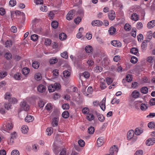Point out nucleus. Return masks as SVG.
Wrapping results in <instances>:
<instances>
[{
    "label": "nucleus",
    "instance_id": "obj_5",
    "mask_svg": "<svg viewBox=\"0 0 155 155\" xmlns=\"http://www.w3.org/2000/svg\"><path fill=\"white\" fill-rule=\"evenodd\" d=\"M75 11L74 10L70 11L67 14L66 18L68 20H70L73 18L74 16V13Z\"/></svg>",
    "mask_w": 155,
    "mask_h": 155
},
{
    "label": "nucleus",
    "instance_id": "obj_29",
    "mask_svg": "<svg viewBox=\"0 0 155 155\" xmlns=\"http://www.w3.org/2000/svg\"><path fill=\"white\" fill-rule=\"evenodd\" d=\"M148 108V106L145 104L142 103L140 105V108L141 110L145 111Z\"/></svg>",
    "mask_w": 155,
    "mask_h": 155
},
{
    "label": "nucleus",
    "instance_id": "obj_42",
    "mask_svg": "<svg viewBox=\"0 0 155 155\" xmlns=\"http://www.w3.org/2000/svg\"><path fill=\"white\" fill-rule=\"evenodd\" d=\"M38 38V36L37 35L34 34L33 35H32L31 36V40L34 41H36L37 40V39Z\"/></svg>",
    "mask_w": 155,
    "mask_h": 155
},
{
    "label": "nucleus",
    "instance_id": "obj_18",
    "mask_svg": "<svg viewBox=\"0 0 155 155\" xmlns=\"http://www.w3.org/2000/svg\"><path fill=\"white\" fill-rule=\"evenodd\" d=\"M139 95V92L137 90L134 91L132 94V96L133 97L135 98H138Z\"/></svg>",
    "mask_w": 155,
    "mask_h": 155
},
{
    "label": "nucleus",
    "instance_id": "obj_54",
    "mask_svg": "<svg viewBox=\"0 0 155 155\" xmlns=\"http://www.w3.org/2000/svg\"><path fill=\"white\" fill-rule=\"evenodd\" d=\"M83 75L84 77L86 78H88L90 77V74L88 72L85 71L83 73Z\"/></svg>",
    "mask_w": 155,
    "mask_h": 155
},
{
    "label": "nucleus",
    "instance_id": "obj_19",
    "mask_svg": "<svg viewBox=\"0 0 155 155\" xmlns=\"http://www.w3.org/2000/svg\"><path fill=\"white\" fill-rule=\"evenodd\" d=\"M131 18L133 20L137 21L139 19V16L136 13H134L131 15Z\"/></svg>",
    "mask_w": 155,
    "mask_h": 155
},
{
    "label": "nucleus",
    "instance_id": "obj_14",
    "mask_svg": "<svg viewBox=\"0 0 155 155\" xmlns=\"http://www.w3.org/2000/svg\"><path fill=\"white\" fill-rule=\"evenodd\" d=\"M59 118L58 117H54L52 120V125L53 126H57L58 125Z\"/></svg>",
    "mask_w": 155,
    "mask_h": 155
},
{
    "label": "nucleus",
    "instance_id": "obj_7",
    "mask_svg": "<svg viewBox=\"0 0 155 155\" xmlns=\"http://www.w3.org/2000/svg\"><path fill=\"white\" fill-rule=\"evenodd\" d=\"M91 24L93 26H101L103 24V22L100 20H95L92 22Z\"/></svg>",
    "mask_w": 155,
    "mask_h": 155
},
{
    "label": "nucleus",
    "instance_id": "obj_53",
    "mask_svg": "<svg viewBox=\"0 0 155 155\" xmlns=\"http://www.w3.org/2000/svg\"><path fill=\"white\" fill-rule=\"evenodd\" d=\"M78 143L81 147H83L84 146L85 142L82 140H79L78 141Z\"/></svg>",
    "mask_w": 155,
    "mask_h": 155
},
{
    "label": "nucleus",
    "instance_id": "obj_50",
    "mask_svg": "<svg viewBox=\"0 0 155 155\" xmlns=\"http://www.w3.org/2000/svg\"><path fill=\"white\" fill-rule=\"evenodd\" d=\"M155 123L153 122H149L148 124V126L149 128L151 129L154 128V127Z\"/></svg>",
    "mask_w": 155,
    "mask_h": 155
},
{
    "label": "nucleus",
    "instance_id": "obj_31",
    "mask_svg": "<svg viewBox=\"0 0 155 155\" xmlns=\"http://www.w3.org/2000/svg\"><path fill=\"white\" fill-rule=\"evenodd\" d=\"M47 132L48 133V135L50 136L53 132V128L51 127H48L46 129Z\"/></svg>",
    "mask_w": 155,
    "mask_h": 155
},
{
    "label": "nucleus",
    "instance_id": "obj_4",
    "mask_svg": "<svg viewBox=\"0 0 155 155\" xmlns=\"http://www.w3.org/2000/svg\"><path fill=\"white\" fill-rule=\"evenodd\" d=\"M20 109L21 110L28 111L29 110V105L27 104L25 101H23L21 102L20 104Z\"/></svg>",
    "mask_w": 155,
    "mask_h": 155
},
{
    "label": "nucleus",
    "instance_id": "obj_24",
    "mask_svg": "<svg viewBox=\"0 0 155 155\" xmlns=\"http://www.w3.org/2000/svg\"><path fill=\"white\" fill-rule=\"evenodd\" d=\"M29 69L27 68H25L22 69V73L24 75L27 74L29 71Z\"/></svg>",
    "mask_w": 155,
    "mask_h": 155
},
{
    "label": "nucleus",
    "instance_id": "obj_8",
    "mask_svg": "<svg viewBox=\"0 0 155 155\" xmlns=\"http://www.w3.org/2000/svg\"><path fill=\"white\" fill-rule=\"evenodd\" d=\"M108 17L109 19L111 20H114L115 17V12H114L111 10L108 13Z\"/></svg>",
    "mask_w": 155,
    "mask_h": 155
},
{
    "label": "nucleus",
    "instance_id": "obj_6",
    "mask_svg": "<svg viewBox=\"0 0 155 155\" xmlns=\"http://www.w3.org/2000/svg\"><path fill=\"white\" fill-rule=\"evenodd\" d=\"M155 143V138H150L147 140L146 142V144L147 146L153 145Z\"/></svg>",
    "mask_w": 155,
    "mask_h": 155
},
{
    "label": "nucleus",
    "instance_id": "obj_30",
    "mask_svg": "<svg viewBox=\"0 0 155 155\" xmlns=\"http://www.w3.org/2000/svg\"><path fill=\"white\" fill-rule=\"evenodd\" d=\"M138 52V49L136 48H132L130 50V53L134 54H136Z\"/></svg>",
    "mask_w": 155,
    "mask_h": 155
},
{
    "label": "nucleus",
    "instance_id": "obj_36",
    "mask_svg": "<svg viewBox=\"0 0 155 155\" xmlns=\"http://www.w3.org/2000/svg\"><path fill=\"white\" fill-rule=\"evenodd\" d=\"M5 45L6 47H10L12 45V41L10 40H7L5 43Z\"/></svg>",
    "mask_w": 155,
    "mask_h": 155
},
{
    "label": "nucleus",
    "instance_id": "obj_22",
    "mask_svg": "<svg viewBox=\"0 0 155 155\" xmlns=\"http://www.w3.org/2000/svg\"><path fill=\"white\" fill-rule=\"evenodd\" d=\"M39 66V63L37 61H34L32 64V67L35 69H37Z\"/></svg>",
    "mask_w": 155,
    "mask_h": 155
},
{
    "label": "nucleus",
    "instance_id": "obj_25",
    "mask_svg": "<svg viewBox=\"0 0 155 155\" xmlns=\"http://www.w3.org/2000/svg\"><path fill=\"white\" fill-rule=\"evenodd\" d=\"M70 73L68 70H65L63 72L64 76L66 78H68L70 75Z\"/></svg>",
    "mask_w": 155,
    "mask_h": 155
},
{
    "label": "nucleus",
    "instance_id": "obj_2",
    "mask_svg": "<svg viewBox=\"0 0 155 155\" xmlns=\"http://www.w3.org/2000/svg\"><path fill=\"white\" fill-rule=\"evenodd\" d=\"M8 101L9 103H5L4 104V107L7 110H9V109L11 108L12 105L11 103L14 104L16 103L17 102V99L14 97H11L9 99Z\"/></svg>",
    "mask_w": 155,
    "mask_h": 155
},
{
    "label": "nucleus",
    "instance_id": "obj_44",
    "mask_svg": "<svg viewBox=\"0 0 155 155\" xmlns=\"http://www.w3.org/2000/svg\"><path fill=\"white\" fill-rule=\"evenodd\" d=\"M16 4V2L15 0H11L9 2V5L12 7L15 6Z\"/></svg>",
    "mask_w": 155,
    "mask_h": 155
},
{
    "label": "nucleus",
    "instance_id": "obj_62",
    "mask_svg": "<svg viewBox=\"0 0 155 155\" xmlns=\"http://www.w3.org/2000/svg\"><path fill=\"white\" fill-rule=\"evenodd\" d=\"M151 31H149L147 33V38L148 39H150L152 38V33Z\"/></svg>",
    "mask_w": 155,
    "mask_h": 155
},
{
    "label": "nucleus",
    "instance_id": "obj_49",
    "mask_svg": "<svg viewBox=\"0 0 155 155\" xmlns=\"http://www.w3.org/2000/svg\"><path fill=\"white\" fill-rule=\"evenodd\" d=\"M126 80L128 82H130L132 80L131 76L130 74L127 75L126 77Z\"/></svg>",
    "mask_w": 155,
    "mask_h": 155
},
{
    "label": "nucleus",
    "instance_id": "obj_17",
    "mask_svg": "<svg viewBox=\"0 0 155 155\" xmlns=\"http://www.w3.org/2000/svg\"><path fill=\"white\" fill-rule=\"evenodd\" d=\"M155 26V20L151 21L148 22L147 27L149 28H151Z\"/></svg>",
    "mask_w": 155,
    "mask_h": 155
},
{
    "label": "nucleus",
    "instance_id": "obj_33",
    "mask_svg": "<svg viewBox=\"0 0 155 155\" xmlns=\"http://www.w3.org/2000/svg\"><path fill=\"white\" fill-rule=\"evenodd\" d=\"M13 125L11 122H8L6 125V128L8 130H11L13 128Z\"/></svg>",
    "mask_w": 155,
    "mask_h": 155
},
{
    "label": "nucleus",
    "instance_id": "obj_57",
    "mask_svg": "<svg viewBox=\"0 0 155 155\" xmlns=\"http://www.w3.org/2000/svg\"><path fill=\"white\" fill-rule=\"evenodd\" d=\"M62 108L64 110L68 109L69 108V105L68 104H65L62 105Z\"/></svg>",
    "mask_w": 155,
    "mask_h": 155
},
{
    "label": "nucleus",
    "instance_id": "obj_28",
    "mask_svg": "<svg viewBox=\"0 0 155 155\" xmlns=\"http://www.w3.org/2000/svg\"><path fill=\"white\" fill-rule=\"evenodd\" d=\"M35 80L37 81L41 80L42 78L41 74L39 73L36 74L35 75Z\"/></svg>",
    "mask_w": 155,
    "mask_h": 155
},
{
    "label": "nucleus",
    "instance_id": "obj_38",
    "mask_svg": "<svg viewBox=\"0 0 155 155\" xmlns=\"http://www.w3.org/2000/svg\"><path fill=\"white\" fill-rule=\"evenodd\" d=\"M94 68L95 71L96 72H100L103 70V68L100 66H96Z\"/></svg>",
    "mask_w": 155,
    "mask_h": 155
},
{
    "label": "nucleus",
    "instance_id": "obj_60",
    "mask_svg": "<svg viewBox=\"0 0 155 155\" xmlns=\"http://www.w3.org/2000/svg\"><path fill=\"white\" fill-rule=\"evenodd\" d=\"M58 155H68L66 154V150L65 148L62 150L60 151V153L58 154Z\"/></svg>",
    "mask_w": 155,
    "mask_h": 155
},
{
    "label": "nucleus",
    "instance_id": "obj_59",
    "mask_svg": "<svg viewBox=\"0 0 155 155\" xmlns=\"http://www.w3.org/2000/svg\"><path fill=\"white\" fill-rule=\"evenodd\" d=\"M106 82L108 85L110 84L113 82L112 78H107L106 79Z\"/></svg>",
    "mask_w": 155,
    "mask_h": 155
},
{
    "label": "nucleus",
    "instance_id": "obj_46",
    "mask_svg": "<svg viewBox=\"0 0 155 155\" xmlns=\"http://www.w3.org/2000/svg\"><path fill=\"white\" fill-rule=\"evenodd\" d=\"M7 73L5 71H2L0 73V77L2 78H3L7 76Z\"/></svg>",
    "mask_w": 155,
    "mask_h": 155
},
{
    "label": "nucleus",
    "instance_id": "obj_52",
    "mask_svg": "<svg viewBox=\"0 0 155 155\" xmlns=\"http://www.w3.org/2000/svg\"><path fill=\"white\" fill-rule=\"evenodd\" d=\"M147 41L146 40H144L142 42L141 45V47L142 49H144L145 48L147 47Z\"/></svg>",
    "mask_w": 155,
    "mask_h": 155
},
{
    "label": "nucleus",
    "instance_id": "obj_13",
    "mask_svg": "<svg viewBox=\"0 0 155 155\" xmlns=\"http://www.w3.org/2000/svg\"><path fill=\"white\" fill-rule=\"evenodd\" d=\"M104 139L102 137L99 138L97 140V145L98 147L101 146L104 143Z\"/></svg>",
    "mask_w": 155,
    "mask_h": 155
},
{
    "label": "nucleus",
    "instance_id": "obj_43",
    "mask_svg": "<svg viewBox=\"0 0 155 155\" xmlns=\"http://www.w3.org/2000/svg\"><path fill=\"white\" fill-rule=\"evenodd\" d=\"M137 59L136 57L133 56L131 58L130 62L133 64H135L137 62Z\"/></svg>",
    "mask_w": 155,
    "mask_h": 155
},
{
    "label": "nucleus",
    "instance_id": "obj_11",
    "mask_svg": "<svg viewBox=\"0 0 155 155\" xmlns=\"http://www.w3.org/2000/svg\"><path fill=\"white\" fill-rule=\"evenodd\" d=\"M134 132L132 130H130L127 133V137L128 140H130L134 136Z\"/></svg>",
    "mask_w": 155,
    "mask_h": 155
},
{
    "label": "nucleus",
    "instance_id": "obj_37",
    "mask_svg": "<svg viewBox=\"0 0 155 155\" xmlns=\"http://www.w3.org/2000/svg\"><path fill=\"white\" fill-rule=\"evenodd\" d=\"M5 57L7 59H10L12 58V55L11 53L9 52H7L6 53L5 55Z\"/></svg>",
    "mask_w": 155,
    "mask_h": 155
},
{
    "label": "nucleus",
    "instance_id": "obj_64",
    "mask_svg": "<svg viewBox=\"0 0 155 155\" xmlns=\"http://www.w3.org/2000/svg\"><path fill=\"white\" fill-rule=\"evenodd\" d=\"M143 151L142 150H139L136 151L134 155H142Z\"/></svg>",
    "mask_w": 155,
    "mask_h": 155
},
{
    "label": "nucleus",
    "instance_id": "obj_20",
    "mask_svg": "<svg viewBox=\"0 0 155 155\" xmlns=\"http://www.w3.org/2000/svg\"><path fill=\"white\" fill-rule=\"evenodd\" d=\"M28 130V128L27 126H23L21 128V131L22 133L26 134Z\"/></svg>",
    "mask_w": 155,
    "mask_h": 155
},
{
    "label": "nucleus",
    "instance_id": "obj_58",
    "mask_svg": "<svg viewBox=\"0 0 155 155\" xmlns=\"http://www.w3.org/2000/svg\"><path fill=\"white\" fill-rule=\"evenodd\" d=\"M11 155H19V153L18 150H15L12 151Z\"/></svg>",
    "mask_w": 155,
    "mask_h": 155
},
{
    "label": "nucleus",
    "instance_id": "obj_40",
    "mask_svg": "<svg viewBox=\"0 0 155 155\" xmlns=\"http://www.w3.org/2000/svg\"><path fill=\"white\" fill-rule=\"evenodd\" d=\"M21 74L20 73H17L14 74V78L16 80H20L21 79Z\"/></svg>",
    "mask_w": 155,
    "mask_h": 155
},
{
    "label": "nucleus",
    "instance_id": "obj_61",
    "mask_svg": "<svg viewBox=\"0 0 155 155\" xmlns=\"http://www.w3.org/2000/svg\"><path fill=\"white\" fill-rule=\"evenodd\" d=\"M89 111L88 108L87 107H84L82 110V112L84 114H87Z\"/></svg>",
    "mask_w": 155,
    "mask_h": 155
},
{
    "label": "nucleus",
    "instance_id": "obj_12",
    "mask_svg": "<svg viewBox=\"0 0 155 155\" xmlns=\"http://www.w3.org/2000/svg\"><path fill=\"white\" fill-rule=\"evenodd\" d=\"M95 113L98 120L101 122H103L104 120V117L103 115L97 113V111H95Z\"/></svg>",
    "mask_w": 155,
    "mask_h": 155
},
{
    "label": "nucleus",
    "instance_id": "obj_3",
    "mask_svg": "<svg viewBox=\"0 0 155 155\" xmlns=\"http://www.w3.org/2000/svg\"><path fill=\"white\" fill-rule=\"evenodd\" d=\"M60 86L59 84L55 83L54 85L51 84L49 86L48 90L50 92H54L56 90H59L60 87Z\"/></svg>",
    "mask_w": 155,
    "mask_h": 155
},
{
    "label": "nucleus",
    "instance_id": "obj_55",
    "mask_svg": "<svg viewBox=\"0 0 155 155\" xmlns=\"http://www.w3.org/2000/svg\"><path fill=\"white\" fill-rule=\"evenodd\" d=\"M40 10L43 12H46L48 11V8L46 6L43 5L41 7Z\"/></svg>",
    "mask_w": 155,
    "mask_h": 155
},
{
    "label": "nucleus",
    "instance_id": "obj_39",
    "mask_svg": "<svg viewBox=\"0 0 155 155\" xmlns=\"http://www.w3.org/2000/svg\"><path fill=\"white\" fill-rule=\"evenodd\" d=\"M62 115L64 118H67L69 116V113L67 111H65L63 112Z\"/></svg>",
    "mask_w": 155,
    "mask_h": 155
},
{
    "label": "nucleus",
    "instance_id": "obj_10",
    "mask_svg": "<svg viewBox=\"0 0 155 155\" xmlns=\"http://www.w3.org/2000/svg\"><path fill=\"white\" fill-rule=\"evenodd\" d=\"M111 43L113 45L116 47H120L122 45L120 41L117 40L111 41Z\"/></svg>",
    "mask_w": 155,
    "mask_h": 155
},
{
    "label": "nucleus",
    "instance_id": "obj_15",
    "mask_svg": "<svg viewBox=\"0 0 155 155\" xmlns=\"http://www.w3.org/2000/svg\"><path fill=\"white\" fill-rule=\"evenodd\" d=\"M37 90L40 93H43L45 91V89L44 85L41 84L38 87Z\"/></svg>",
    "mask_w": 155,
    "mask_h": 155
},
{
    "label": "nucleus",
    "instance_id": "obj_9",
    "mask_svg": "<svg viewBox=\"0 0 155 155\" xmlns=\"http://www.w3.org/2000/svg\"><path fill=\"white\" fill-rule=\"evenodd\" d=\"M106 100V98H104L101 101L99 104V106L101 108L103 111H104L105 109Z\"/></svg>",
    "mask_w": 155,
    "mask_h": 155
},
{
    "label": "nucleus",
    "instance_id": "obj_23",
    "mask_svg": "<svg viewBox=\"0 0 155 155\" xmlns=\"http://www.w3.org/2000/svg\"><path fill=\"white\" fill-rule=\"evenodd\" d=\"M116 31V29L113 27H111L109 28L108 32L109 34L111 35H113L115 33Z\"/></svg>",
    "mask_w": 155,
    "mask_h": 155
},
{
    "label": "nucleus",
    "instance_id": "obj_32",
    "mask_svg": "<svg viewBox=\"0 0 155 155\" xmlns=\"http://www.w3.org/2000/svg\"><path fill=\"white\" fill-rule=\"evenodd\" d=\"M124 29L127 31H129L131 29V26L129 24L126 23L124 26Z\"/></svg>",
    "mask_w": 155,
    "mask_h": 155
},
{
    "label": "nucleus",
    "instance_id": "obj_16",
    "mask_svg": "<svg viewBox=\"0 0 155 155\" xmlns=\"http://www.w3.org/2000/svg\"><path fill=\"white\" fill-rule=\"evenodd\" d=\"M34 120V118L31 115H28L25 118V121L28 122H32Z\"/></svg>",
    "mask_w": 155,
    "mask_h": 155
},
{
    "label": "nucleus",
    "instance_id": "obj_1",
    "mask_svg": "<svg viewBox=\"0 0 155 155\" xmlns=\"http://www.w3.org/2000/svg\"><path fill=\"white\" fill-rule=\"evenodd\" d=\"M64 148V147L62 144L61 141H56L53 144V150L56 155H58L59 152Z\"/></svg>",
    "mask_w": 155,
    "mask_h": 155
},
{
    "label": "nucleus",
    "instance_id": "obj_63",
    "mask_svg": "<svg viewBox=\"0 0 155 155\" xmlns=\"http://www.w3.org/2000/svg\"><path fill=\"white\" fill-rule=\"evenodd\" d=\"M81 20V19L80 17H78L74 19V21L76 24H78L79 23Z\"/></svg>",
    "mask_w": 155,
    "mask_h": 155
},
{
    "label": "nucleus",
    "instance_id": "obj_48",
    "mask_svg": "<svg viewBox=\"0 0 155 155\" xmlns=\"http://www.w3.org/2000/svg\"><path fill=\"white\" fill-rule=\"evenodd\" d=\"M52 108L51 104L50 103L47 104L45 106V108L48 110H50Z\"/></svg>",
    "mask_w": 155,
    "mask_h": 155
},
{
    "label": "nucleus",
    "instance_id": "obj_21",
    "mask_svg": "<svg viewBox=\"0 0 155 155\" xmlns=\"http://www.w3.org/2000/svg\"><path fill=\"white\" fill-rule=\"evenodd\" d=\"M85 50L87 53H90L92 50V47L91 46H87L85 48Z\"/></svg>",
    "mask_w": 155,
    "mask_h": 155
},
{
    "label": "nucleus",
    "instance_id": "obj_47",
    "mask_svg": "<svg viewBox=\"0 0 155 155\" xmlns=\"http://www.w3.org/2000/svg\"><path fill=\"white\" fill-rule=\"evenodd\" d=\"M135 131V134L137 135H139L143 132L142 130L137 128L136 129Z\"/></svg>",
    "mask_w": 155,
    "mask_h": 155
},
{
    "label": "nucleus",
    "instance_id": "obj_51",
    "mask_svg": "<svg viewBox=\"0 0 155 155\" xmlns=\"http://www.w3.org/2000/svg\"><path fill=\"white\" fill-rule=\"evenodd\" d=\"M61 56L65 59H67L68 57V53L67 51H64L61 54Z\"/></svg>",
    "mask_w": 155,
    "mask_h": 155
},
{
    "label": "nucleus",
    "instance_id": "obj_35",
    "mask_svg": "<svg viewBox=\"0 0 155 155\" xmlns=\"http://www.w3.org/2000/svg\"><path fill=\"white\" fill-rule=\"evenodd\" d=\"M94 132V129L93 127L91 126L88 128V132L90 134H93Z\"/></svg>",
    "mask_w": 155,
    "mask_h": 155
},
{
    "label": "nucleus",
    "instance_id": "obj_45",
    "mask_svg": "<svg viewBox=\"0 0 155 155\" xmlns=\"http://www.w3.org/2000/svg\"><path fill=\"white\" fill-rule=\"evenodd\" d=\"M87 119L89 121L91 120L94 119V116L92 114H89L87 117Z\"/></svg>",
    "mask_w": 155,
    "mask_h": 155
},
{
    "label": "nucleus",
    "instance_id": "obj_27",
    "mask_svg": "<svg viewBox=\"0 0 155 155\" xmlns=\"http://www.w3.org/2000/svg\"><path fill=\"white\" fill-rule=\"evenodd\" d=\"M66 37V35L63 33H61L59 35V39L61 40L65 39Z\"/></svg>",
    "mask_w": 155,
    "mask_h": 155
},
{
    "label": "nucleus",
    "instance_id": "obj_41",
    "mask_svg": "<svg viewBox=\"0 0 155 155\" xmlns=\"http://www.w3.org/2000/svg\"><path fill=\"white\" fill-rule=\"evenodd\" d=\"M58 61V60L56 58H52L49 60V62L51 64H55Z\"/></svg>",
    "mask_w": 155,
    "mask_h": 155
},
{
    "label": "nucleus",
    "instance_id": "obj_56",
    "mask_svg": "<svg viewBox=\"0 0 155 155\" xmlns=\"http://www.w3.org/2000/svg\"><path fill=\"white\" fill-rule=\"evenodd\" d=\"M51 43V41L50 39L46 38L45 40V44L46 45H49Z\"/></svg>",
    "mask_w": 155,
    "mask_h": 155
},
{
    "label": "nucleus",
    "instance_id": "obj_26",
    "mask_svg": "<svg viewBox=\"0 0 155 155\" xmlns=\"http://www.w3.org/2000/svg\"><path fill=\"white\" fill-rule=\"evenodd\" d=\"M140 91L142 93L146 94L148 92V88L146 87H143L141 88Z\"/></svg>",
    "mask_w": 155,
    "mask_h": 155
},
{
    "label": "nucleus",
    "instance_id": "obj_34",
    "mask_svg": "<svg viewBox=\"0 0 155 155\" xmlns=\"http://www.w3.org/2000/svg\"><path fill=\"white\" fill-rule=\"evenodd\" d=\"M51 26L54 28H56L58 26V23L56 21H53L51 23Z\"/></svg>",
    "mask_w": 155,
    "mask_h": 155
}]
</instances>
